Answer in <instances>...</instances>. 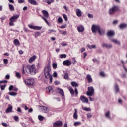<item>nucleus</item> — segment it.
<instances>
[{"instance_id": "f257e3e1", "label": "nucleus", "mask_w": 127, "mask_h": 127, "mask_svg": "<svg viewBox=\"0 0 127 127\" xmlns=\"http://www.w3.org/2000/svg\"><path fill=\"white\" fill-rule=\"evenodd\" d=\"M25 70L26 73H27V74H29L30 75H35V74L37 73V70H36L35 65L34 64H32L31 65H27Z\"/></svg>"}, {"instance_id": "f03ea898", "label": "nucleus", "mask_w": 127, "mask_h": 127, "mask_svg": "<svg viewBox=\"0 0 127 127\" xmlns=\"http://www.w3.org/2000/svg\"><path fill=\"white\" fill-rule=\"evenodd\" d=\"M51 72V66L50 65H48L47 66L45 67L44 69V76L46 79H49L50 77V72Z\"/></svg>"}, {"instance_id": "7ed1b4c3", "label": "nucleus", "mask_w": 127, "mask_h": 127, "mask_svg": "<svg viewBox=\"0 0 127 127\" xmlns=\"http://www.w3.org/2000/svg\"><path fill=\"white\" fill-rule=\"evenodd\" d=\"M41 109L43 113H46V114L48 113V117H51L54 114L53 110L52 109H49V108L46 106H41Z\"/></svg>"}, {"instance_id": "20e7f679", "label": "nucleus", "mask_w": 127, "mask_h": 127, "mask_svg": "<svg viewBox=\"0 0 127 127\" xmlns=\"http://www.w3.org/2000/svg\"><path fill=\"white\" fill-rule=\"evenodd\" d=\"M20 15H14L10 18V22L9 23L10 26H14V22L17 21L18 18H19Z\"/></svg>"}, {"instance_id": "39448f33", "label": "nucleus", "mask_w": 127, "mask_h": 127, "mask_svg": "<svg viewBox=\"0 0 127 127\" xmlns=\"http://www.w3.org/2000/svg\"><path fill=\"white\" fill-rule=\"evenodd\" d=\"M42 13L44 17L42 16L41 18L43 20L45 21V22H46V23H47L48 25L49 26L50 25V24H49V22H48V21H47V18L49 17V14H48V12H47L46 10H43Z\"/></svg>"}, {"instance_id": "423d86ee", "label": "nucleus", "mask_w": 127, "mask_h": 127, "mask_svg": "<svg viewBox=\"0 0 127 127\" xmlns=\"http://www.w3.org/2000/svg\"><path fill=\"white\" fill-rule=\"evenodd\" d=\"M35 83V81L33 78H29L24 80V83L27 86H33Z\"/></svg>"}, {"instance_id": "0eeeda50", "label": "nucleus", "mask_w": 127, "mask_h": 127, "mask_svg": "<svg viewBox=\"0 0 127 127\" xmlns=\"http://www.w3.org/2000/svg\"><path fill=\"white\" fill-rule=\"evenodd\" d=\"M118 10H119V7L117 6H114L109 9L108 13L109 15H114Z\"/></svg>"}, {"instance_id": "6e6552de", "label": "nucleus", "mask_w": 127, "mask_h": 127, "mask_svg": "<svg viewBox=\"0 0 127 127\" xmlns=\"http://www.w3.org/2000/svg\"><path fill=\"white\" fill-rule=\"evenodd\" d=\"M96 31H98L100 35H103V34H104L105 33V30L101 28V27L99 25L96 26Z\"/></svg>"}, {"instance_id": "1a4fd4ad", "label": "nucleus", "mask_w": 127, "mask_h": 127, "mask_svg": "<svg viewBox=\"0 0 127 127\" xmlns=\"http://www.w3.org/2000/svg\"><path fill=\"white\" fill-rule=\"evenodd\" d=\"M93 94H94V88H93L92 87H88V91H87L86 95H87V96H89V97H91L93 96Z\"/></svg>"}, {"instance_id": "9d476101", "label": "nucleus", "mask_w": 127, "mask_h": 127, "mask_svg": "<svg viewBox=\"0 0 127 127\" xmlns=\"http://www.w3.org/2000/svg\"><path fill=\"white\" fill-rule=\"evenodd\" d=\"M62 122L60 121H58L53 123V127H62Z\"/></svg>"}, {"instance_id": "9b49d317", "label": "nucleus", "mask_w": 127, "mask_h": 127, "mask_svg": "<svg viewBox=\"0 0 127 127\" xmlns=\"http://www.w3.org/2000/svg\"><path fill=\"white\" fill-rule=\"evenodd\" d=\"M102 47H103V48H107V49H110L112 48V47H113V45L111 44H107L103 43L102 45Z\"/></svg>"}, {"instance_id": "f8f14e48", "label": "nucleus", "mask_w": 127, "mask_h": 127, "mask_svg": "<svg viewBox=\"0 0 127 127\" xmlns=\"http://www.w3.org/2000/svg\"><path fill=\"white\" fill-rule=\"evenodd\" d=\"M29 27L31 28V29H34L35 30H40L42 27L38 26H33L32 25H28Z\"/></svg>"}, {"instance_id": "ddd939ff", "label": "nucleus", "mask_w": 127, "mask_h": 127, "mask_svg": "<svg viewBox=\"0 0 127 127\" xmlns=\"http://www.w3.org/2000/svg\"><path fill=\"white\" fill-rule=\"evenodd\" d=\"M63 64L64 66H71L72 63L69 60H66L63 62Z\"/></svg>"}, {"instance_id": "4468645a", "label": "nucleus", "mask_w": 127, "mask_h": 127, "mask_svg": "<svg viewBox=\"0 0 127 127\" xmlns=\"http://www.w3.org/2000/svg\"><path fill=\"white\" fill-rule=\"evenodd\" d=\"M12 109H13L12 106H11V105H10V104H9L8 105V108H7V109L5 111L6 114H7L8 113H12Z\"/></svg>"}, {"instance_id": "2eb2a0df", "label": "nucleus", "mask_w": 127, "mask_h": 127, "mask_svg": "<svg viewBox=\"0 0 127 127\" xmlns=\"http://www.w3.org/2000/svg\"><path fill=\"white\" fill-rule=\"evenodd\" d=\"M80 100H81L82 102L83 103H88L89 102V100H88V98L84 96H81L80 97Z\"/></svg>"}, {"instance_id": "dca6fc26", "label": "nucleus", "mask_w": 127, "mask_h": 127, "mask_svg": "<svg viewBox=\"0 0 127 127\" xmlns=\"http://www.w3.org/2000/svg\"><path fill=\"white\" fill-rule=\"evenodd\" d=\"M84 29H85V28H84V26L82 25H79L77 27V30L78 32H83Z\"/></svg>"}, {"instance_id": "f3484780", "label": "nucleus", "mask_w": 127, "mask_h": 127, "mask_svg": "<svg viewBox=\"0 0 127 127\" xmlns=\"http://www.w3.org/2000/svg\"><path fill=\"white\" fill-rule=\"evenodd\" d=\"M111 41L117 45H121V42H120V41L118 40L117 39H111Z\"/></svg>"}, {"instance_id": "a211bd4d", "label": "nucleus", "mask_w": 127, "mask_h": 127, "mask_svg": "<svg viewBox=\"0 0 127 127\" xmlns=\"http://www.w3.org/2000/svg\"><path fill=\"white\" fill-rule=\"evenodd\" d=\"M119 27L120 29H125V28H127V24L126 23H122L119 26Z\"/></svg>"}, {"instance_id": "6ab92c4d", "label": "nucleus", "mask_w": 127, "mask_h": 127, "mask_svg": "<svg viewBox=\"0 0 127 127\" xmlns=\"http://www.w3.org/2000/svg\"><path fill=\"white\" fill-rule=\"evenodd\" d=\"M76 13L78 17H81L82 16V11L80 9H77L76 10Z\"/></svg>"}, {"instance_id": "aec40b11", "label": "nucleus", "mask_w": 127, "mask_h": 127, "mask_svg": "<svg viewBox=\"0 0 127 127\" xmlns=\"http://www.w3.org/2000/svg\"><path fill=\"white\" fill-rule=\"evenodd\" d=\"M107 36H109V37H111L112 36H115V32L114 31H109L107 33Z\"/></svg>"}, {"instance_id": "412c9836", "label": "nucleus", "mask_w": 127, "mask_h": 127, "mask_svg": "<svg viewBox=\"0 0 127 127\" xmlns=\"http://www.w3.org/2000/svg\"><path fill=\"white\" fill-rule=\"evenodd\" d=\"M77 109H74V113H73V118L74 120H78V114H77Z\"/></svg>"}, {"instance_id": "4be33fe9", "label": "nucleus", "mask_w": 127, "mask_h": 127, "mask_svg": "<svg viewBox=\"0 0 127 127\" xmlns=\"http://www.w3.org/2000/svg\"><path fill=\"white\" fill-rule=\"evenodd\" d=\"M114 90L115 91V93H118L120 92V87L117 84H115V86L114 87Z\"/></svg>"}, {"instance_id": "5701e85b", "label": "nucleus", "mask_w": 127, "mask_h": 127, "mask_svg": "<svg viewBox=\"0 0 127 127\" xmlns=\"http://www.w3.org/2000/svg\"><path fill=\"white\" fill-rule=\"evenodd\" d=\"M86 79L88 80V83H92L93 82V80L92 79V77L90 74H87L86 76Z\"/></svg>"}, {"instance_id": "b1692460", "label": "nucleus", "mask_w": 127, "mask_h": 127, "mask_svg": "<svg viewBox=\"0 0 127 127\" xmlns=\"http://www.w3.org/2000/svg\"><path fill=\"white\" fill-rule=\"evenodd\" d=\"M28 1L29 3L31 4H32V5H37V2L34 0H28Z\"/></svg>"}, {"instance_id": "393cba45", "label": "nucleus", "mask_w": 127, "mask_h": 127, "mask_svg": "<svg viewBox=\"0 0 127 127\" xmlns=\"http://www.w3.org/2000/svg\"><path fill=\"white\" fill-rule=\"evenodd\" d=\"M36 59V56L35 55H33L32 57H31L29 59V63H31L34 61Z\"/></svg>"}, {"instance_id": "a878e982", "label": "nucleus", "mask_w": 127, "mask_h": 127, "mask_svg": "<svg viewBox=\"0 0 127 127\" xmlns=\"http://www.w3.org/2000/svg\"><path fill=\"white\" fill-rule=\"evenodd\" d=\"M68 90L70 91V93L72 96H74V89L71 86H69L67 87Z\"/></svg>"}, {"instance_id": "bb28decb", "label": "nucleus", "mask_w": 127, "mask_h": 127, "mask_svg": "<svg viewBox=\"0 0 127 127\" xmlns=\"http://www.w3.org/2000/svg\"><path fill=\"white\" fill-rule=\"evenodd\" d=\"M46 91L48 93H53V89L51 86H49L46 88Z\"/></svg>"}, {"instance_id": "cd10ccee", "label": "nucleus", "mask_w": 127, "mask_h": 127, "mask_svg": "<svg viewBox=\"0 0 127 127\" xmlns=\"http://www.w3.org/2000/svg\"><path fill=\"white\" fill-rule=\"evenodd\" d=\"M57 90L58 92H59L60 94L63 96V97H64V91H63V90L61 89V88H57Z\"/></svg>"}, {"instance_id": "c85d7f7f", "label": "nucleus", "mask_w": 127, "mask_h": 127, "mask_svg": "<svg viewBox=\"0 0 127 127\" xmlns=\"http://www.w3.org/2000/svg\"><path fill=\"white\" fill-rule=\"evenodd\" d=\"M105 116L106 118H107V119H111V113H110V111H107L105 113Z\"/></svg>"}, {"instance_id": "c756f323", "label": "nucleus", "mask_w": 127, "mask_h": 127, "mask_svg": "<svg viewBox=\"0 0 127 127\" xmlns=\"http://www.w3.org/2000/svg\"><path fill=\"white\" fill-rule=\"evenodd\" d=\"M71 86L72 87H78V83H77V82H75V81H72L71 82Z\"/></svg>"}, {"instance_id": "7c9ffc66", "label": "nucleus", "mask_w": 127, "mask_h": 127, "mask_svg": "<svg viewBox=\"0 0 127 127\" xmlns=\"http://www.w3.org/2000/svg\"><path fill=\"white\" fill-rule=\"evenodd\" d=\"M91 30L93 33H96V25H92Z\"/></svg>"}, {"instance_id": "2f4dec72", "label": "nucleus", "mask_w": 127, "mask_h": 127, "mask_svg": "<svg viewBox=\"0 0 127 127\" xmlns=\"http://www.w3.org/2000/svg\"><path fill=\"white\" fill-rule=\"evenodd\" d=\"M9 9L10 11H14V7L12 4H9Z\"/></svg>"}, {"instance_id": "473e14b6", "label": "nucleus", "mask_w": 127, "mask_h": 127, "mask_svg": "<svg viewBox=\"0 0 127 127\" xmlns=\"http://www.w3.org/2000/svg\"><path fill=\"white\" fill-rule=\"evenodd\" d=\"M82 109L84 110V111H86V112H90L91 111V108H87V107H84L82 106Z\"/></svg>"}, {"instance_id": "72a5a7b5", "label": "nucleus", "mask_w": 127, "mask_h": 127, "mask_svg": "<svg viewBox=\"0 0 127 127\" xmlns=\"http://www.w3.org/2000/svg\"><path fill=\"white\" fill-rule=\"evenodd\" d=\"M14 44H15V45H19V41L17 39H14Z\"/></svg>"}, {"instance_id": "f704fd0d", "label": "nucleus", "mask_w": 127, "mask_h": 127, "mask_svg": "<svg viewBox=\"0 0 127 127\" xmlns=\"http://www.w3.org/2000/svg\"><path fill=\"white\" fill-rule=\"evenodd\" d=\"M81 122H75L73 123V125L75 126V127H77L78 126H80L81 125Z\"/></svg>"}, {"instance_id": "c9c22d12", "label": "nucleus", "mask_w": 127, "mask_h": 127, "mask_svg": "<svg viewBox=\"0 0 127 127\" xmlns=\"http://www.w3.org/2000/svg\"><path fill=\"white\" fill-rule=\"evenodd\" d=\"M87 47H88V48H89V49H93V48H95V47H96V45H87Z\"/></svg>"}, {"instance_id": "e433bc0d", "label": "nucleus", "mask_w": 127, "mask_h": 127, "mask_svg": "<svg viewBox=\"0 0 127 127\" xmlns=\"http://www.w3.org/2000/svg\"><path fill=\"white\" fill-rule=\"evenodd\" d=\"M15 75H16V77L18 79H20V78H21V75H20V73H19V72H16Z\"/></svg>"}, {"instance_id": "4c0bfd02", "label": "nucleus", "mask_w": 127, "mask_h": 127, "mask_svg": "<svg viewBox=\"0 0 127 127\" xmlns=\"http://www.w3.org/2000/svg\"><path fill=\"white\" fill-rule=\"evenodd\" d=\"M38 118L39 120V121H43L44 117L41 115H39L38 116Z\"/></svg>"}, {"instance_id": "58836bf2", "label": "nucleus", "mask_w": 127, "mask_h": 127, "mask_svg": "<svg viewBox=\"0 0 127 127\" xmlns=\"http://www.w3.org/2000/svg\"><path fill=\"white\" fill-rule=\"evenodd\" d=\"M8 94L10 95V96H16V95H17V94L15 92H9Z\"/></svg>"}, {"instance_id": "ea45409f", "label": "nucleus", "mask_w": 127, "mask_h": 127, "mask_svg": "<svg viewBox=\"0 0 127 127\" xmlns=\"http://www.w3.org/2000/svg\"><path fill=\"white\" fill-rule=\"evenodd\" d=\"M52 2H54V0H47V3H48V4H51Z\"/></svg>"}, {"instance_id": "a19ab883", "label": "nucleus", "mask_w": 127, "mask_h": 127, "mask_svg": "<svg viewBox=\"0 0 127 127\" xmlns=\"http://www.w3.org/2000/svg\"><path fill=\"white\" fill-rule=\"evenodd\" d=\"M51 32H56V30L54 29H49L48 31V33L49 34L50 33H51Z\"/></svg>"}, {"instance_id": "79ce46f5", "label": "nucleus", "mask_w": 127, "mask_h": 127, "mask_svg": "<svg viewBox=\"0 0 127 127\" xmlns=\"http://www.w3.org/2000/svg\"><path fill=\"white\" fill-rule=\"evenodd\" d=\"M62 21H63L62 18L61 17H59L58 19V22H59V23H62Z\"/></svg>"}, {"instance_id": "37998d69", "label": "nucleus", "mask_w": 127, "mask_h": 127, "mask_svg": "<svg viewBox=\"0 0 127 127\" xmlns=\"http://www.w3.org/2000/svg\"><path fill=\"white\" fill-rule=\"evenodd\" d=\"M67 56L66 54H61L60 55V58H66Z\"/></svg>"}, {"instance_id": "c03bdc74", "label": "nucleus", "mask_w": 127, "mask_h": 127, "mask_svg": "<svg viewBox=\"0 0 127 127\" xmlns=\"http://www.w3.org/2000/svg\"><path fill=\"white\" fill-rule=\"evenodd\" d=\"M64 78L66 80L69 79V74L67 73H65Z\"/></svg>"}, {"instance_id": "a18cd8bd", "label": "nucleus", "mask_w": 127, "mask_h": 127, "mask_svg": "<svg viewBox=\"0 0 127 127\" xmlns=\"http://www.w3.org/2000/svg\"><path fill=\"white\" fill-rule=\"evenodd\" d=\"M13 119L16 121V122H18V120H19V118L17 116H14Z\"/></svg>"}, {"instance_id": "49530a36", "label": "nucleus", "mask_w": 127, "mask_h": 127, "mask_svg": "<svg viewBox=\"0 0 127 127\" xmlns=\"http://www.w3.org/2000/svg\"><path fill=\"white\" fill-rule=\"evenodd\" d=\"M63 16L65 21H68V18L67 17V15L65 14H63Z\"/></svg>"}, {"instance_id": "de8ad7c7", "label": "nucleus", "mask_w": 127, "mask_h": 127, "mask_svg": "<svg viewBox=\"0 0 127 127\" xmlns=\"http://www.w3.org/2000/svg\"><path fill=\"white\" fill-rule=\"evenodd\" d=\"M61 44L62 46H67V45H68V44H67L66 42H63Z\"/></svg>"}, {"instance_id": "09e8293b", "label": "nucleus", "mask_w": 127, "mask_h": 127, "mask_svg": "<svg viewBox=\"0 0 127 127\" xmlns=\"http://www.w3.org/2000/svg\"><path fill=\"white\" fill-rule=\"evenodd\" d=\"M36 67H37V69H36L37 71V72H38V70H39V69H40V68H41L40 64H39V63L37 64Z\"/></svg>"}, {"instance_id": "8fccbe9b", "label": "nucleus", "mask_w": 127, "mask_h": 127, "mask_svg": "<svg viewBox=\"0 0 127 127\" xmlns=\"http://www.w3.org/2000/svg\"><path fill=\"white\" fill-rule=\"evenodd\" d=\"M1 89L2 91H3V90H4L5 89V87H6V85L4 84L1 85Z\"/></svg>"}, {"instance_id": "3c124183", "label": "nucleus", "mask_w": 127, "mask_h": 127, "mask_svg": "<svg viewBox=\"0 0 127 127\" xmlns=\"http://www.w3.org/2000/svg\"><path fill=\"white\" fill-rule=\"evenodd\" d=\"M53 68L54 69H56V68H57V64L56 63L53 64Z\"/></svg>"}, {"instance_id": "603ef678", "label": "nucleus", "mask_w": 127, "mask_h": 127, "mask_svg": "<svg viewBox=\"0 0 127 127\" xmlns=\"http://www.w3.org/2000/svg\"><path fill=\"white\" fill-rule=\"evenodd\" d=\"M18 3H24L25 1L24 0H18Z\"/></svg>"}, {"instance_id": "864d4df0", "label": "nucleus", "mask_w": 127, "mask_h": 127, "mask_svg": "<svg viewBox=\"0 0 127 127\" xmlns=\"http://www.w3.org/2000/svg\"><path fill=\"white\" fill-rule=\"evenodd\" d=\"M14 87L13 85H10L9 87V91H12L13 90Z\"/></svg>"}, {"instance_id": "5fc2aeb1", "label": "nucleus", "mask_w": 127, "mask_h": 127, "mask_svg": "<svg viewBox=\"0 0 127 127\" xmlns=\"http://www.w3.org/2000/svg\"><path fill=\"white\" fill-rule=\"evenodd\" d=\"M49 79H50V84H52L53 78H52V76H51V75H50V77H49Z\"/></svg>"}, {"instance_id": "6e6d98bb", "label": "nucleus", "mask_w": 127, "mask_h": 127, "mask_svg": "<svg viewBox=\"0 0 127 127\" xmlns=\"http://www.w3.org/2000/svg\"><path fill=\"white\" fill-rule=\"evenodd\" d=\"M100 76H101V77H105L106 76V74H105V72H100Z\"/></svg>"}, {"instance_id": "4d7b16f0", "label": "nucleus", "mask_w": 127, "mask_h": 127, "mask_svg": "<svg viewBox=\"0 0 127 127\" xmlns=\"http://www.w3.org/2000/svg\"><path fill=\"white\" fill-rule=\"evenodd\" d=\"M119 23V21L116 20H114L113 22V24L114 25H117V24H118V23Z\"/></svg>"}, {"instance_id": "13d9d810", "label": "nucleus", "mask_w": 127, "mask_h": 127, "mask_svg": "<svg viewBox=\"0 0 127 127\" xmlns=\"http://www.w3.org/2000/svg\"><path fill=\"white\" fill-rule=\"evenodd\" d=\"M87 116L88 119H91V118H92V115L91 114V113H88L87 114Z\"/></svg>"}, {"instance_id": "bf43d9fd", "label": "nucleus", "mask_w": 127, "mask_h": 127, "mask_svg": "<svg viewBox=\"0 0 127 127\" xmlns=\"http://www.w3.org/2000/svg\"><path fill=\"white\" fill-rule=\"evenodd\" d=\"M2 125L3 126V127H8V125H7V124L4 123V122H3L2 123Z\"/></svg>"}, {"instance_id": "052dcab7", "label": "nucleus", "mask_w": 127, "mask_h": 127, "mask_svg": "<svg viewBox=\"0 0 127 127\" xmlns=\"http://www.w3.org/2000/svg\"><path fill=\"white\" fill-rule=\"evenodd\" d=\"M10 78V76L8 74H7L5 76V79H6V80H9Z\"/></svg>"}, {"instance_id": "680f3d73", "label": "nucleus", "mask_w": 127, "mask_h": 127, "mask_svg": "<svg viewBox=\"0 0 127 127\" xmlns=\"http://www.w3.org/2000/svg\"><path fill=\"white\" fill-rule=\"evenodd\" d=\"M87 16L89 18H93V15L91 14H88Z\"/></svg>"}, {"instance_id": "e2e57ef3", "label": "nucleus", "mask_w": 127, "mask_h": 127, "mask_svg": "<svg viewBox=\"0 0 127 127\" xmlns=\"http://www.w3.org/2000/svg\"><path fill=\"white\" fill-rule=\"evenodd\" d=\"M53 77H54V78H56V77H57V72H55L53 74Z\"/></svg>"}, {"instance_id": "0e129e2a", "label": "nucleus", "mask_w": 127, "mask_h": 127, "mask_svg": "<svg viewBox=\"0 0 127 127\" xmlns=\"http://www.w3.org/2000/svg\"><path fill=\"white\" fill-rule=\"evenodd\" d=\"M54 83H55L56 85H60V82L59 81H56L54 82Z\"/></svg>"}, {"instance_id": "69168bd1", "label": "nucleus", "mask_w": 127, "mask_h": 127, "mask_svg": "<svg viewBox=\"0 0 127 127\" xmlns=\"http://www.w3.org/2000/svg\"><path fill=\"white\" fill-rule=\"evenodd\" d=\"M3 62H4V63H5V64H7V63L8 62V60H7V59H4L3 60Z\"/></svg>"}, {"instance_id": "338daca9", "label": "nucleus", "mask_w": 127, "mask_h": 127, "mask_svg": "<svg viewBox=\"0 0 127 127\" xmlns=\"http://www.w3.org/2000/svg\"><path fill=\"white\" fill-rule=\"evenodd\" d=\"M17 111L19 113H21V109L20 108V107H18Z\"/></svg>"}, {"instance_id": "774afa93", "label": "nucleus", "mask_w": 127, "mask_h": 127, "mask_svg": "<svg viewBox=\"0 0 127 127\" xmlns=\"http://www.w3.org/2000/svg\"><path fill=\"white\" fill-rule=\"evenodd\" d=\"M23 75H25L26 73H25V70H24V66L23 67V70L22 72Z\"/></svg>"}]
</instances>
